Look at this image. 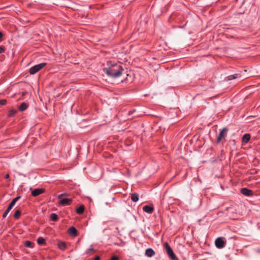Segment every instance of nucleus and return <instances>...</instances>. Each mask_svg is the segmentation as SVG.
I'll return each instance as SVG.
<instances>
[{
    "mask_svg": "<svg viewBox=\"0 0 260 260\" xmlns=\"http://www.w3.org/2000/svg\"><path fill=\"white\" fill-rule=\"evenodd\" d=\"M85 207L84 205H81L76 209V212L79 214H82L84 211Z\"/></svg>",
    "mask_w": 260,
    "mask_h": 260,
    "instance_id": "dca6fc26",
    "label": "nucleus"
},
{
    "mask_svg": "<svg viewBox=\"0 0 260 260\" xmlns=\"http://www.w3.org/2000/svg\"><path fill=\"white\" fill-rule=\"evenodd\" d=\"M37 243L39 245H43L45 243V240L42 237H39L37 240Z\"/></svg>",
    "mask_w": 260,
    "mask_h": 260,
    "instance_id": "6ab92c4d",
    "label": "nucleus"
},
{
    "mask_svg": "<svg viewBox=\"0 0 260 260\" xmlns=\"http://www.w3.org/2000/svg\"><path fill=\"white\" fill-rule=\"evenodd\" d=\"M17 112V111L16 110H11L8 113V116L9 117H12L14 114H15Z\"/></svg>",
    "mask_w": 260,
    "mask_h": 260,
    "instance_id": "4be33fe9",
    "label": "nucleus"
},
{
    "mask_svg": "<svg viewBox=\"0 0 260 260\" xmlns=\"http://www.w3.org/2000/svg\"><path fill=\"white\" fill-rule=\"evenodd\" d=\"M94 252V250L93 248H89L87 250L86 253H91Z\"/></svg>",
    "mask_w": 260,
    "mask_h": 260,
    "instance_id": "393cba45",
    "label": "nucleus"
},
{
    "mask_svg": "<svg viewBox=\"0 0 260 260\" xmlns=\"http://www.w3.org/2000/svg\"><path fill=\"white\" fill-rule=\"evenodd\" d=\"M131 198L132 201H133L134 202H136L138 201L139 199V194L137 193H132L131 194Z\"/></svg>",
    "mask_w": 260,
    "mask_h": 260,
    "instance_id": "4468645a",
    "label": "nucleus"
},
{
    "mask_svg": "<svg viewBox=\"0 0 260 260\" xmlns=\"http://www.w3.org/2000/svg\"><path fill=\"white\" fill-rule=\"evenodd\" d=\"M21 216V212L20 210H16L14 214V217L16 219H18Z\"/></svg>",
    "mask_w": 260,
    "mask_h": 260,
    "instance_id": "412c9836",
    "label": "nucleus"
},
{
    "mask_svg": "<svg viewBox=\"0 0 260 260\" xmlns=\"http://www.w3.org/2000/svg\"><path fill=\"white\" fill-rule=\"evenodd\" d=\"M68 231L70 235L76 236L78 235L77 231L74 226L70 228Z\"/></svg>",
    "mask_w": 260,
    "mask_h": 260,
    "instance_id": "f8f14e48",
    "label": "nucleus"
},
{
    "mask_svg": "<svg viewBox=\"0 0 260 260\" xmlns=\"http://www.w3.org/2000/svg\"><path fill=\"white\" fill-rule=\"evenodd\" d=\"M228 129L226 127L223 128L219 132V135L217 139V143H219L222 139L225 138L227 135Z\"/></svg>",
    "mask_w": 260,
    "mask_h": 260,
    "instance_id": "39448f33",
    "label": "nucleus"
},
{
    "mask_svg": "<svg viewBox=\"0 0 260 260\" xmlns=\"http://www.w3.org/2000/svg\"><path fill=\"white\" fill-rule=\"evenodd\" d=\"M66 244L64 242H59L58 243V247L61 250H64L66 248Z\"/></svg>",
    "mask_w": 260,
    "mask_h": 260,
    "instance_id": "aec40b11",
    "label": "nucleus"
},
{
    "mask_svg": "<svg viewBox=\"0 0 260 260\" xmlns=\"http://www.w3.org/2000/svg\"><path fill=\"white\" fill-rule=\"evenodd\" d=\"M6 103H7V101L5 99H3V100H0V105H6Z\"/></svg>",
    "mask_w": 260,
    "mask_h": 260,
    "instance_id": "b1692460",
    "label": "nucleus"
},
{
    "mask_svg": "<svg viewBox=\"0 0 260 260\" xmlns=\"http://www.w3.org/2000/svg\"><path fill=\"white\" fill-rule=\"evenodd\" d=\"M32 243L30 241H26L25 242L24 245L27 247H32Z\"/></svg>",
    "mask_w": 260,
    "mask_h": 260,
    "instance_id": "5701e85b",
    "label": "nucleus"
},
{
    "mask_svg": "<svg viewBox=\"0 0 260 260\" xmlns=\"http://www.w3.org/2000/svg\"><path fill=\"white\" fill-rule=\"evenodd\" d=\"M20 198V197H17L11 201L13 202V203H14L15 204L16 202L17 201V200Z\"/></svg>",
    "mask_w": 260,
    "mask_h": 260,
    "instance_id": "a878e982",
    "label": "nucleus"
},
{
    "mask_svg": "<svg viewBox=\"0 0 260 260\" xmlns=\"http://www.w3.org/2000/svg\"><path fill=\"white\" fill-rule=\"evenodd\" d=\"M66 196V193H62V194H59V195L58 196V199H59V200H60V199H62V197L63 196Z\"/></svg>",
    "mask_w": 260,
    "mask_h": 260,
    "instance_id": "c85d7f7f",
    "label": "nucleus"
},
{
    "mask_svg": "<svg viewBox=\"0 0 260 260\" xmlns=\"http://www.w3.org/2000/svg\"><path fill=\"white\" fill-rule=\"evenodd\" d=\"M165 247L166 249L167 254L171 258L172 260H178L177 257L176 256L173 252V249L168 242H166L164 244Z\"/></svg>",
    "mask_w": 260,
    "mask_h": 260,
    "instance_id": "f03ea898",
    "label": "nucleus"
},
{
    "mask_svg": "<svg viewBox=\"0 0 260 260\" xmlns=\"http://www.w3.org/2000/svg\"><path fill=\"white\" fill-rule=\"evenodd\" d=\"M5 47L3 46H0V54H2L5 52Z\"/></svg>",
    "mask_w": 260,
    "mask_h": 260,
    "instance_id": "bb28decb",
    "label": "nucleus"
},
{
    "mask_svg": "<svg viewBox=\"0 0 260 260\" xmlns=\"http://www.w3.org/2000/svg\"><path fill=\"white\" fill-rule=\"evenodd\" d=\"M250 135L249 134H245L242 137V142L244 143H247L249 142L250 139Z\"/></svg>",
    "mask_w": 260,
    "mask_h": 260,
    "instance_id": "ddd939ff",
    "label": "nucleus"
},
{
    "mask_svg": "<svg viewBox=\"0 0 260 260\" xmlns=\"http://www.w3.org/2000/svg\"><path fill=\"white\" fill-rule=\"evenodd\" d=\"M72 203V200L71 199L64 198L60 199L59 204L62 206L69 205Z\"/></svg>",
    "mask_w": 260,
    "mask_h": 260,
    "instance_id": "0eeeda50",
    "label": "nucleus"
},
{
    "mask_svg": "<svg viewBox=\"0 0 260 260\" xmlns=\"http://www.w3.org/2000/svg\"><path fill=\"white\" fill-rule=\"evenodd\" d=\"M45 190L43 188H36L32 191L31 195L34 197H37L44 192Z\"/></svg>",
    "mask_w": 260,
    "mask_h": 260,
    "instance_id": "1a4fd4ad",
    "label": "nucleus"
},
{
    "mask_svg": "<svg viewBox=\"0 0 260 260\" xmlns=\"http://www.w3.org/2000/svg\"><path fill=\"white\" fill-rule=\"evenodd\" d=\"M224 239V237H218L215 240V244L218 248H222L225 246L226 241Z\"/></svg>",
    "mask_w": 260,
    "mask_h": 260,
    "instance_id": "20e7f679",
    "label": "nucleus"
},
{
    "mask_svg": "<svg viewBox=\"0 0 260 260\" xmlns=\"http://www.w3.org/2000/svg\"><path fill=\"white\" fill-rule=\"evenodd\" d=\"M5 178H6V179H8V178H9V177H10V175H9V174H7L5 175Z\"/></svg>",
    "mask_w": 260,
    "mask_h": 260,
    "instance_id": "7c9ffc66",
    "label": "nucleus"
},
{
    "mask_svg": "<svg viewBox=\"0 0 260 260\" xmlns=\"http://www.w3.org/2000/svg\"><path fill=\"white\" fill-rule=\"evenodd\" d=\"M47 65L45 62L41 63L35 65L29 69V73L31 75H34L39 71L41 69L43 68Z\"/></svg>",
    "mask_w": 260,
    "mask_h": 260,
    "instance_id": "7ed1b4c3",
    "label": "nucleus"
},
{
    "mask_svg": "<svg viewBox=\"0 0 260 260\" xmlns=\"http://www.w3.org/2000/svg\"><path fill=\"white\" fill-rule=\"evenodd\" d=\"M28 107V104L23 102L19 107V110L20 111H23L25 110Z\"/></svg>",
    "mask_w": 260,
    "mask_h": 260,
    "instance_id": "2eb2a0df",
    "label": "nucleus"
},
{
    "mask_svg": "<svg viewBox=\"0 0 260 260\" xmlns=\"http://www.w3.org/2000/svg\"><path fill=\"white\" fill-rule=\"evenodd\" d=\"M155 253V251L151 248L147 249L145 251V255L149 257L154 255Z\"/></svg>",
    "mask_w": 260,
    "mask_h": 260,
    "instance_id": "9b49d317",
    "label": "nucleus"
},
{
    "mask_svg": "<svg viewBox=\"0 0 260 260\" xmlns=\"http://www.w3.org/2000/svg\"><path fill=\"white\" fill-rule=\"evenodd\" d=\"M50 218L52 221H57L58 220V216L55 213H51L50 215Z\"/></svg>",
    "mask_w": 260,
    "mask_h": 260,
    "instance_id": "a211bd4d",
    "label": "nucleus"
},
{
    "mask_svg": "<svg viewBox=\"0 0 260 260\" xmlns=\"http://www.w3.org/2000/svg\"><path fill=\"white\" fill-rule=\"evenodd\" d=\"M241 192L243 195L247 197L251 196L253 194V191L247 188H242L241 189Z\"/></svg>",
    "mask_w": 260,
    "mask_h": 260,
    "instance_id": "6e6552de",
    "label": "nucleus"
},
{
    "mask_svg": "<svg viewBox=\"0 0 260 260\" xmlns=\"http://www.w3.org/2000/svg\"><path fill=\"white\" fill-rule=\"evenodd\" d=\"M143 210L149 214H151L154 211V207L153 205H146L143 207Z\"/></svg>",
    "mask_w": 260,
    "mask_h": 260,
    "instance_id": "423d86ee",
    "label": "nucleus"
},
{
    "mask_svg": "<svg viewBox=\"0 0 260 260\" xmlns=\"http://www.w3.org/2000/svg\"><path fill=\"white\" fill-rule=\"evenodd\" d=\"M110 260H119V258L117 256H113Z\"/></svg>",
    "mask_w": 260,
    "mask_h": 260,
    "instance_id": "cd10ccee",
    "label": "nucleus"
},
{
    "mask_svg": "<svg viewBox=\"0 0 260 260\" xmlns=\"http://www.w3.org/2000/svg\"><path fill=\"white\" fill-rule=\"evenodd\" d=\"M240 77V75L239 74H235L234 75H230L228 77V80H231L233 79H237Z\"/></svg>",
    "mask_w": 260,
    "mask_h": 260,
    "instance_id": "f3484780",
    "label": "nucleus"
},
{
    "mask_svg": "<svg viewBox=\"0 0 260 260\" xmlns=\"http://www.w3.org/2000/svg\"><path fill=\"white\" fill-rule=\"evenodd\" d=\"M14 205H15V204L13 203L12 202H11V203L9 205V206L8 207L7 209L5 210V211L4 212V213L3 215V218H5L7 216L8 214L9 213V212L10 211V210L12 209V208H13V207Z\"/></svg>",
    "mask_w": 260,
    "mask_h": 260,
    "instance_id": "9d476101",
    "label": "nucleus"
},
{
    "mask_svg": "<svg viewBox=\"0 0 260 260\" xmlns=\"http://www.w3.org/2000/svg\"><path fill=\"white\" fill-rule=\"evenodd\" d=\"M3 36V33L1 31H0V41H1V39L2 38Z\"/></svg>",
    "mask_w": 260,
    "mask_h": 260,
    "instance_id": "2f4dec72",
    "label": "nucleus"
},
{
    "mask_svg": "<svg viewBox=\"0 0 260 260\" xmlns=\"http://www.w3.org/2000/svg\"><path fill=\"white\" fill-rule=\"evenodd\" d=\"M123 71V68L117 63L111 64L108 68L103 69V71L108 76L112 78H117L120 77Z\"/></svg>",
    "mask_w": 260,
    "mask_h": 260,
    "instance_id": "f257e3e1",
    "label": "nucleus"
},
{
    "mask_svg": "<svg viewBox=\"0 0 260 260\" xmlns=\"http://www.w3.org/2000/svg\"><path fill=\"white\" fill-rule=\"evenodd\" d=\"M94 260H100V257L99 256H96Z\"/></svg>",
    "mask_w": 260,
    "mask_h": 260,
    "instance_id": "c756f323",
    "label": "nucleus"
}]
</instances>
